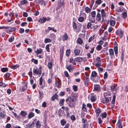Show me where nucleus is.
Wrapping results in <instances>:
<instances>
[{"instance_id": "nucleus-8", "label": "nucleus", "mask_w": 128, "mask_h": 128, "mask_svg": "<svg viewBox=\"0 0 128 128\" xmlns=\"http://www.w3.org/2000/svg\"><path fill=\"white\" fill-rule=\"evenodd\" d=\"M118 87L116 84H115L110 86L111 90L112 92L114 91L116 92L118 90Z\"/></svg>"}, {"instance_id": "nucleus-31", "label": "nucleus", "mask_w": 128, "mask_h": 128, "mask_svg": "<svg viewBox=\"0 0 128 128\" xmlns=\"http://www.w3.org/2000/svg\"><path fill=\"white\" fill-rule=\"evenodd\" d=\"M58 98V96L56 94H55L52 97L51 99L52 100H54L55 99L57 100Z\"/></svg>"}, {"instance_id": "nucleus-25", "label": "nucleus", "mask_w": 128, "mask_h": 128, "mask_svg": "<svg viewBox=\"0 0 128 128\" xmlns=\"http://www.w3.org/2000/svg\"><path fill=\"white\" fill-rule=\"evenodd\" d=\"M104 97L111 98L110 93L108 92H104Z\"/></svg>"}, {"instance_id": "nucleus-19", "label": "nucleus", "mask_w": 128, "mask_h": 128, "mask_svg": "<svg viewBox=\"0 0 128 128\" xmlns=\"http://www.w3.org/2000/svg\"><path fill=\"white\" fill-rule=\"evenodd\" d=\"M95 112L96 113V115L97 117L99 116L101 112V110L99 108H98L95 109Z\"/></svg>"}, {"instance_id": "nucleus-29", "label": "nucleus", "mask_w": 128, "mask_h": 128, "mask_svg": "<svg viewBox=\"0 0 128 128\" xmlns=\"http://www.w3.org/2000/svg\"><path fill=\"white\" fill-rule=\"evenodd\" d=\"M85 12L86 13L88 14L90 12L91 8H90L88 7H86L84 8Z\"/></svg>"}, {"instance_id": "nucleus-7", "label": "nucleus", "mask_w": 128, "mask_h": 128, "mask_svg": "<svg viewBox=\"0 0 128 128\" xmlns=\"http://www.w3.org/2000/svg\"><path fill=\"white\" fill-rule=\"evenodd\" d=\"M82 14V16L83 17L80 16L78 19V21L80 22H83L84 20L85 19H86V14L84 13H83Z\"/></svg>"}, {"instance_id": "nucleus-21", "label": "nucleus", "mask_w": 128, "mask_h": 128, "mask_svg": "<svg viewBox=\"0 0 128 128\" xmlns=\"http://www.w3.org/2000/svg\"><path fill=\"white\" fill-rule=\"evenodd\" d=\"M46 21V18L43 17L42 18H40L38 22L40 23H42L45 22Z\"/></svg>"}, {"instance_id": "nucleus-12", "label": "nucleus", "mask_w": 128, "mask_h": 128, "mask_svg": "<svg viewBox=\"0 0 128 128\" xmlns=\"http://www.w3.org/2000/svg\"><path fill=\"white\" fill-rule=\"evenodd\" d=\"M101 15L102 18V23L103 22V20L104 18L106 17V13L105 12V10L104 9H102L101 11Z\"/></svg>"}, {"instance_id": "nucleus-48", "label": "nucleus", "mask_w": 128, "mask_h": 128, "mask_svg": "<svg viewBox=\"0 0 128 128\" xmlns=\"http://www.w3.org/2000/svg\"><path fill=\"white\" fill-rule=\"evenodd\" d=\"M96 61L97 63H101V58L99 57H98L96 58Z\"/></svg>"}, {"instance_id": "nucleus-32", "label": "nucleus", "mask_w": 128, "mask_h": 128, "mask_svg": "<svg viewBox=\"0 0 128 128\" xmlns=\"http://www.w3.org/2000/svg\"><path fill=\"white\" fill-rule=\"evenodd\" d=\"M68 38V36L67 34L65 33L64 34L63 37H62V39L64 41L66 40Z\"/></svg>"}, {"instance_id": "nucleus-3", "label": "nucleus", "mask_w": 128, "mask_h": 128, "mask_svg": "<svg viewBox=\"0 0 128 128\" xmlns=\"http://www.w3.org/2000/svg\"><path fill=\"white\" fill-rule=\"evenodd\" d=\"M85 76H84V77L83 78V80L85 86H86L88 87V85L89 81V74L87 72L85 73Z\"/></svg>"}, {"instance_id": "nucleus-42", "label": "nucleus", "mask_w": 128, "mask_h": 128, "mask_svg": "<svg viewBox=\"0 0 128 128\" xmlns=\"http://www.w3.org/2000/svg\"><path fill=\"white\" fill-rule=\"evenodd\" d=\"M65 100L64 99H61L59 103V104L60 106H62L64 104Z\"/></svg>"}, {"instance_id": "nucleus-11", "label": "nucleus", "mask_w": 128, "mask_h": 128, "mask_svg": "<svg viewBox=\"0 0 128 128\" xmlns=\"http://www.w3.org/2000/svg\"><path fill=\"white\" fill-rule=\"evenodd\" d=\"M14 13L13 12H10L8 14V18L7 20V22H11L12 20L13 16L14 15Z\"/></svg>"}, {"instance_id": "nucleus-15", "label": "nucleus", "mask_w": 128, "mask_h": 128, "mask_svg": "<svg viewBox=\"0 0 128 128\" xmlns=\"http://www.w3.org/2000/svg\"><path fill=\"white\" fill-rule=\"evenodd\" d=\"M111 98L104 97V98L102 99V102L103 103H106L108 102L110 99L111 100Z\"/></svg>"}, {"instance_id": "nucleus-43", "label": "nucleus", "mask_w": 128, "mask_h": 128, "mask_svg": "<svg viewBox=\"0 0 128 128\" xmlns=\"http://www.w3.org/2000/svg\"><path fill=\"white\" fill-rule=\"evenodd\" d=\"M34 116V114L32 112H30L28 115V117L29 119L30 118Z\"/></svg>"}, {"instance_id": "nucleus-14", "label": "nucleus", "mask_w": 128, "mask_h": 128, "mask_svg": "<svg viewBox=\"0 0 128 128\" xmlns=\"http://www.w3.org/2000/svg\"><path fill=\"white\" fill-rule=\"evenodd\" d=\"M122 121L119 119L116 124V128H122Z\"/></svg>"}, {"instance_id": "nucleus-34", "label": "nucleus", "mask_w": 128, "mask_h": 128, "mask_svg": "<svg viewBox=\"0 0 128 128\" xmlns=\"http://www.w3.org/2000/svg\"><path fill=\"white\" fill-rule=\"evenodd\" d=\"M0 114L1 118H4L6 115V112L5 111H2V112H0Z\"/></svg>"}, {"instance_id": "nucleus-45", "label": "nucleus", "mask_w": 128, "mask_h": 128, "mask_svg": "<svg viewBox=\"0 0 128 128\" xmlns=\"http://www.w3.org/2000/svg\"><path fill=\"white\" fill-rule=\"evenodd\" d=\"M48 28L49 30H52L53 31L55 32H56L57 31L56 30V29H55L53 27H48Z\"/></svg>"}, {"instance_id": "nucleus-58", "label": "nucleus", "mask_w": 128, "mask_h": 128, "mask_svg": "<svg viewBox=\"0 0 128 128\" xmlns=\"http://www.w3.org/2000/svg\"><path fill=\"white\" fill-rule=\"evenodd\" d=\"M122 17L123 18H125L127 17V13L126 12H124L122 14Z\"/></svg>"}, {"instance_id": "nucleus-46", "label": "nucleus", "mask_w": 128, "mask_h": 128, "mask_svg": "<svg viewBox=\"0 0 128 128\" xmlns=\"http://www.w3.org/2000/svg\"><path fill=\"white\" fill-rule=\"evenodd\" d=\"M71 52V50L70 49L67 50H66V56H69Z\"/></svg>"}, {"instance_id": "nucleus-26", "label": "nucleus", "mask_w": 128, "mask_h": 128, "mask_svg": "<svg viewBox=\"0 0 128 128\" xmlns=\"http://www.w3.org/2000/svg\"><path fill=\"white\" fill-rule=\"evenodd\" d=\"M95 18V17H91L90 16L89 17L88 20L94 23L96 21Z\"/></svg>"}, {"instance_id": "nucleus-62", "label": "nucleus", "mask_w": 128, "mask_h": 128, "mask_svg": "<svg viewBox=\"0 0 128 128\" xmlns=\"http://www.w3.org/2000/svg\"><path fill=\"white\" fill-rule=\"evenodd\" d=\"M46 50L48 52H50V48H49V44H47L46 46Z\"/></svg>"}, {"instance_id": "nucleus-40", "label": "nucleus", "mask_w": 128, "mask_h": 128, "mask_svg": "<svg viewBox=\"0 0 128 128\" xmlns=\"http://www.w3.org/2000/svg\"><path fill=\"white\" fill-rule=\"evenodd\" d=\"M91 14V17L96 18V12L95 11H92L90 13Z\"/></svg>"}, {"instance_id": "nucleus-33", "label": "nucleus", "mask_w": 128, "mask_h": 128, "mask_svg": "<svg viewBox=\"0 0 128 128\" xmlns=\"http://www.w3.org/2000/svg\"><path fill=\"white\" fill-rule=\"evenodd\" d=\"M82 109L84 112H87L86 106L84 104H83L82 105Z\"/></svg>"}, {"instance_id": "nucleus-36", "label": "nucleus", "mask_w": 128, "mask_h": 128, "mask_svg": "<svg viewBox=\"0 0 128 128\" xmlns=\"http://www.w3.org/2000/svg\"><path fill=\"white\" fill-rule=\"evenodd\" d=\"M77 42L78 44L81 45L82 44L83 42L81 38H78L77 39Z\"/></svg>"}, {"instance_id": "nucleus-23", "label": "nucleus", "mask_w": 128, "mask_h": 128, "mask_svg": "<svg viewBox=\"0 0 128 128\" xmlns=\"http://www.w3.org/2000/svg\"><path fill=\"white\" fill-rule=\"evenodd\" d=\"M74 54L75 56H78L80 53V50L75 48L74 51Z\"/></svg>"}, {"instance_id": "nucleus-57", "label": "nucleus", "mask_w": 128, "mask_h": 128, "mask_svg": "<svg viewBox=\"0 0 128 128\" xmlns=\"http://www.w3.org/2000/svg\"><path fill=\"white\" fill-rule=\"evenodd\" d=\"M8 69L7 68H3L1 69V70L3 72H5L8 71Z\"/></svg>"}, {"instance_id": "nucleus-54", "label": "nucleus", "mask_w": 128, "mask_h": 128, "mask_svg": "<svg viewBox=\"0 0 128 128\" xmlns=\"http://www.w3.org/2000/svg\"><path fill=\"white\" fill-rule=\"evenodd\" d=\"M14 36H12L10 38H8V40L10 42H12L14 40Z\"/></svg>"}, {"instance_id": "nucleus-17", "label": "nucleus", "mask_w": 128, "mask_h": 128, "mask_svg": "<svg viewBox=\"0 0 128 128\" xmlns=\"http://www.w3.org/2000/svg\"><path fill=\"white\" fill-rule=\"evenodd\" d=\"M109 54L111 58H113L114 57V52L113 49L110 48L109 50Z\"/></svg>"}, {"instance_id": "nucleus-9", "label": "nucleus", "mask_w": 128, "mask_h": 128, "mask_svg": "<svg viewBox=\"0 0 128 128\" xmlns=\"http://www.w3.org/2000/svg\"><path fill=\"white\" fill-rule=\"evenodd\" d=\"M86 58L78 57L76 58L75 60L77 62H80L86 61Z\"/></svg>"}, {"instance_id": "nucleus-55", "label": "nucleus", "mask_w": 128, "mask_h": 128, "mask_svg": "<svg viewBox=\"0 0 128 128\" xmlns=\"http://www.w3.org/2000/svg\"><path fill=\"white\" fill-rule=\"evenodd\" d=\"M73 88L74 91L75 92H76L78 90V86H77L74 85L73 86Z\"/></svg>"}, {"instance_id": "nucleus-56", "label": "nucleus", "mask_w": 128, "mask_h": 128, "mask_svg": "<svg viewBox=\"0 0 128 128\" xmlns=\"http://www.w3.org/2000/svg\"><path fill=\"white\" fill-rule=\"evenodd\" d=\"M91 22H89L88 23L87 25V28L88 29H89L92 26Z\"/></svg>"}, {"instance_id": "nucleus-51", "label": "nucleus", "mask_w": 128, "mask_h": 128, "mask_svg": "<svg viewBox=\"0 0 128 128\" xmlns=\"http://www.w3.org/2000/svg\"><path fill=\"white\" fill-rule=\"evenodd\" d=\"M19 67V65L18 64H16L15 65H13L11 66V68L13 69H16L17 68Z\"/></svg>"}, {"instance_id": "nucleus-22", "label": "nucleus", "mask_w": 128, "mask_h": 128, "mask_svg": "<svg viewBox=\"0 0 128 128\" xmlns=\"http://www.w3.org/2000/svg\"><path fill=\"white\" fill-rule=\"evenodd\" d=\"M20 114L23 117L25 118L26 117V116H27V114L26 112L24 110H22L20 112Z\"/></svg>"}, {"instance_id": "nucleus-1", "label": "nucleus", "mask_w": 128, "mask_h": 128, "mask_svg": "<svg viewBox=\"0 0 128 128\" xmlns=\"http://www.w3.org/2000/svg\"><path fill=\"white\" fill-rule=\"evenodd\" d=\"M76 97L74 95H71L68 97L66 100V102H68V105L70 107H74L77 102Z\"/></svg>"}, {"instance_id": "nucleus-20", "label": "nucleus", "mask_w": 128, "mask_h": 128, "mask_svg": "<svg viewBox=\"0 0 128 128\" xmlns=\"http://www.w3.org/2000/svg\"><path fill=\"white\" fill-rule=\"evenodd\" d=\"M39 96L38 97L40 100H41L44 97V93L42 91H39Z\"/></svg>"}, {"instance_id": "nucleus-50", "label": "nucleus", "mask_w": 128, "mask_h": 128, "mask_svg": "<svg viewBox=\"0 0 128 128\" xmlns=\"http://www.w3.org/2000/svg\"><path fill=\"white\" fill-rule=\"evenodd\" d=\"M31 61L32 62H33L36 64H38V61L37 60L32 58V59Z\"/></svg>"}, {"instance_id": "nucleus-60", "label": "nucleus", "mask_w": 128, "mask_h": 128, "mask_svg": "<svg viewBox=\"0 0 128 128\" xmlns=\"http://www.w3.org/2000/svg\"><path fill=\"white\" fill-rule=\"evenodd\" d=\"M116 98V95H114L113 96V98L111 102L112 104H114L115 103Z\"/></svg>"}, {"instance_id": "nucleus-35", "label": "nucleus", "mask_w": 128, "mask_h": 128, "mask_svg": "<svg viewBox=\"0 0 128 128\" xmlns=\"http://www.w3.org/2000/svg\"><path fill=\"white\" fill-rule=\"evenodd\" d=\"M20 2L21 5L28 4V2L26 0H22L21 1H20Z\"/></svg>"}, {"instance_id": "nucleus-47", "label": "nucleus", "mask_w": 128, "mask_h": 128, "mask_svg": "<svg viewBox=\"0 0 128 128\" xmlns=\"http://www.w3.org/2000/svg\"><path fill=\"white\" fill-rule=\"evenodd\" d=\"M63 52V50H62V51H60V60L62 61L63 58V56L62 54Z\"/></svg>"}, {"instance_id": "nucleus-28", "label": "nucleus", "mask_w": 128, "mask_h": 128, "mask_svg": "<svg viewBox=\"0 0 128 128\" xmlns=\"http://www.w3.org/2000/svg\"><path fill=\"white\" fill-rule=\"evenodd\" d=\"M5 31L6 32L10 34L11 33V32L10 30V26H6L5 28Z\"/></svg>"}, {"instance_id": "nucleus-39", "label": "nucleus", "mask_w": 128, "mask_h": 128, "mask_svg": "<svg viewBox=\"0 0 128 128\" xmlns=\"http://www.w3.org/2000/svg\"><path fill=\"white\" fill-rule=\"evenodd\" d=\"M116 22L114 20H111L110 21V24L111 26H114L115 25Z\"/></svg>"}, {"instance_id": "nucleus-4", "label": "nucleus", "mask_w": 128, "mask_h": 128, "mask_svg": "<svg viewBox=\"0 0 128 128\" xmlns=\"http://www.w3.org/2000/svg\"><path fill=\"white\" fill-rule=\"evenodd\" d=\"M42 51L43 50L40 48L39 49L37 48L36 50L34 52L37 54V56L39 58H43L42 55H39V54H41Z\"/></svg>"}, {"instance_id": "nucleus-2", "label": "nucleus", "mask_w": 128, "mask_h": 128, "mask_svg": "<svg viewBox=\"0 0 128 128\" xmlns=\"http://www.w3.org/2000/svg\"><path fill=\"white\" fill-rule=\"evenodd\" d=\"M42 68V66L40 67L39 68L37 67L34 68L33 69V75L34 76L38 75L40 76L42 72V70H41Z\"/></svg>"}, {"instance_id": "nucleus-38", "label": "nucleus", "mask_w": 128, "mask_h": 128, "mask_svg": "<svg viewBox=\"0 0 128 128\" xmlns=\"http://www.w3.org/2000/svg\"><path fill=\"white\" fill-rule=\"evenodd\" d=\"M53 64L51 62H49L48 64V67L50 69H52Z\"/></svg>"}, {"instance_id": "nucleus-18", "label": "nucleus", "mask_w": 128, "mask_h": 128, "mask_svg": "<svg viewBox=\"0 0 128 128\" xmlns=\"http://www.w3.org/2000/svg\"><path fill=\"white\" fill-rule=\"evenodd\" d=\"M61 82V80L58 78V80L56 81V85L58 88H60V84Z\"/></svg>"}, {"instance_id": "nucleus-44", "label": "nucleus", "mask_w": 128, "mask_h": 128, "mask_svg": "<svg viewBox=\"0 0 128 128\" xmlns=\"http://www.w3.org/2000/svg\"><path fill=\"white\" fill-rule=\"evenodd\" d=\"M66 121H65L64 119H63L61 120L60 123L62 126H64L66 123Z\"/></svg>"}, {"instance_id": "nucleus-5", "label": "nucleus", "mask_w": 128, "mask_h": 128, "mask_svg": "<svg viewBox=\"0 0 128 128\" xmlns=\"http://www.w3.org/2000/svg\"><path fill=\"white\" fill-rule=\"evenodd\" d=\"M91 76L93 78H94L97 77V79L96 80H94V82H98L100 79V77L99 76H98V74L95 71H93L92 72L91 74Z\"/></svg>"}, {"instance_id": "nucleus-61", "label": "nucleus", "mask_w": 128, "mask_h": 128, "mask_svg": "<svg viewBox=\"0 0 128 128\" xmlns=\"http://www.w3.org/2000/svg\"><path fill=\"white\" fill-rule=\"evenodd\" d=\"M72 26L73 28L74 29H76L77 28V26L76 24L74 22H73L72 23Z\"/></svg>"}, {"instance_id": "nucleus-63", "label": "nucleus", "mask_w": 128, "mask_h": 128, "mask_svg": "<svg viewBox=\"0 0 128 128\" xmlns=\"http://www.w3.org/2000/svg\"><path fill=\"white\" fill-rule=\"evenodd\" d=\"M101 63H96L95 64V66L98 68L101 66Z\"/></svg>"}, {"instance_id": "nucleus-16", "label": "nucleus", "mask_w": 128, "mask_h": 128, "mask_svg": "<svg viewBox=\"0 0 128 128\" xmlns=\"http://www.w3.org/2000/svg\"><path fill=\"white\" fill-rule=\"evenodd\" d=\"M90 100L92 102L95 101L96 100V96L94 94H91L90 96Z\"/></svg>"}, {"instance_id": "nucleus-53", "label": "nucleus", "mask_w": 128, "mask_h": 128, "mask_svg": "<svg viewBox=\"0 0 128 128\" xmlns=\"http://www.w3.org/2000/svg\"><path fill=\"white\" fill-rule=\"evenodd\" d=\"M102 2V0H98L96 1L95 3L98 5L101 4Z\"/></svg>"}, {"instance_id": "nucleus-6", "label": "nucleus", "mask_w": 128, "mask_h": 128, "mask_svg": "<svg viewBox=\"0 0 128 128\" xmlns=\"http://www.w3.org/2000/svg\"><path fill=\"white\" fill-rule=\"evenodd\" d=\"M23 84L22 86H21L20 88V90L21 91L24 92L28 88L27 82H22Z\"/></svg>"}, {"instance_id": "nucleus-30", "label": "nucleus", "mask_w": 128, "mask_h": 128, "mask_svg": "<svg viewBox=\"0 0 128 128\" xmlns=\"http://www.w3.org/2000/svg\"><path fill=\"white\" fill-rule=\"evenodd\" d=\"M114 50L116 56L117 57L118 56V49L116 46H115L114 48Z\"/></svg>"}, {"instance_id": "nucleus-59", "label": "nucleus", "mask_w": 128, "mask_h": 128, "mask_svg": "<svg viewBox=\"0 0 128 128\" xmlns=\"http://www.w3.org/2000/svg\"><path fill=\"white\" fill-rule=\"evenodd\" d=\"M94 35H93L89 38L88 42H90L92 41V40L94 39Z\"/></svg>"}, {"instance_id": "nucleus-13", "label": "nucleus", "mask_w": 128, "mask_h": 128, "mask_svg": "<svg viewBox=\"0 0 128 128\" xmlns=\"http://www.w3.org/2000/svg\"><path fill=\"white\" fill-rule=\"evenodd\" d=\"M102 16L99 12H97L96 17V20L97 21L100 22L102 19Z\"/></svg>"}, {"instance_id": "nucleus-37", "label": "nucleus", "mask_w": 128, "mask_h": 128, "mask_svg": "<svg viewBox=\"0 0 128 128\" xmlns=\"http://www.w3.org/2000/svg\"><path fill=\"white\" fill-rule=\"evenodd\" d=\"M75 61V60H74L73 58H70L69 62L70 63H72L74 65H75L76 64Z\"/></svg>"}, {"instance_id": "nucleus-64", "label": "nucleus", "mask_w": 128, "mask_h": 128, "mask_svg": "<svg viewBox=\"0 0 128 128\" xmlns=\"http://www.w3.org/2000/svg\"><path fill=\"white\" fill-rule=\"evenodd\" d=\"M27 25V23L26 22H23L21 24V26H26Z\"/></svg>"}, {"instance_id": "nucleus-27", "label": "nucleus", "mask_w": 128, "mask_h": 128, "mask_svg": "<svg viewBox=\"0 0 128 128\" xmlns=\"http://www.w3.org/2000/svg\"><path fill=\"white\" fill-rule=\"evenodd\" d=\"M66 68L70 72H71L72 70L74 69V66L70 65L67 67Z\"/></svg>"}, {"instance_id": "nucleus-52", "label": "nucleus", "mask_w": 128, "mask_h": 128, "mask_svg": "<svg viewBox=\"0 0 128 128\" xmlns=\"http://www.w3.org/2000/svg\"><path fill=\"white\" fill-rule=\"evenodd\" d=\"M52 41L51 40L48 38H46L45 39L44 42L46 43L48 42H51Z\"/></svg>"}, {"instance_id": "nucleus-41", "label": "nucleus", "mask_w": 128, "mask_h": 128, "mask_svg": "<svg viewBox=\"0 0 128 128\" xmlns=\"http://www.w3.org/2000/svg\"><path fill=\"white\" fill-rule=\"evenodd\" d=\"M36 128H40L41 126V125L40 123L39 120L37 121L36 122Z\"/></svg>"}, {"instance_id": "nucleus-49", "label": "nucleus", "mask_w": 128, "mask_h": 128, "mask_svg": "<svg viewBox=\"0 0 128 128\" xmlns=\"http://www.w3.org/2000/svg\"><path fill=\"white\" fill-rule=\"evenodd\" d=\"M102 47L101 46L99 45L96 46V49L97 50L99 51L100 50L102 49Z\"/></svg>"}, {"instance_id": "nucleus-24", "label": "nucleus", "mask_w": 128, "mask_h": 128, "mask_svg": "<svg viewBox=\"0 0 128 128\" xmlns=\"http://www.w3.org/2000/svg\"><path fill=\"white\" fill-rule=\"evenodd\" d=\"M64 2L62 1H60V2L58 3L57 8L58 9L60 8L62 6L64 5Z\"/></svg>"}, {"instance_id": "nucleus-10", "label": "nucleus", "mask_w": 128, "mask_h": 128, "mask_svg": "<svg viewBox=\"0 0 128 128\" xmlns=\"http://www.w3.org/2000/svg\"><path fill=\"white\" fill-rule=\"evenodd\" d=\"M101 90V88L100 86L98 84H95L94 86V90L96 91L97 92H100Z\"/></svg>"}]
</instances>
